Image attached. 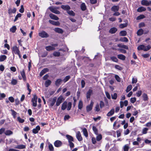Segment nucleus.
Wrapping results in <instances>:
<instances>
[{
    "label": "nucleus",
    "mask_w": 151,
    "mask_h": 151,
    "mask_svg": "<svg viewBox=\"0 0 151 151\" xmlns=\"http://www.w3.org/2000/svg\"><path fill=\"white\" fill-rule=\"evenodd\" d=\"M150 47L149 45L145 46L143 45H140L137 47V49L139 50H143L144 51H146L150 49Z\"/></svg>",
    "instance_id": "obj_1"
},
{
    "label": "nucleus",
    "mask_w": 151,
    "mask_h": 151,
    "mask_svg": "<svg viewBox=\"0 0 151 151\" xmlns=\"http://www.w3.org/2000/svg\"><path fill=\"white\" fill-rule=\"evenodd\" d=\"M37 96L36 95H33V97L32 99V102L33 106L36 107L37 106Z\"/></svg>",
    "instance_id": "obj_2"
},
{
    "label": "nucleus",
    "mask_w": 151,
    "mask_h": 151,
    "mask_svg": "<svg viewBox=\"0 0 151 151\" xmlns=\"http://www.w3.org/2000/svg\"><path fill=\"white\" fill-rule=\"evenodd\" d=\"M39 35L42 38H47L49 37V35L45 31H42L39 33Z\"/></svg>",
    "instance_id": "obj_3"
},
{
    "label": "nucleus",
    "mask_w": 151,
    "mask_h": 151,
    "mask_svg": "<svg viewBox=\"0 0 151 151\" xmlns=\"http://www.w3.org/2000/svg\"><path fill=\"white\" fill-rule=\"evenodd\" d=\"M12 52L13 53H14L16 54H19V53H20V51L18 48L16 46L13 47Z\"/></svg>",
    "instance_id": "obj_4"
},
{
    "label": "nucleus",
    "mask_w": 151,
    "mask_h": 151,
    "mask_svg": "<svg viewBox=\"0 0 151 151\" xmlns=\"http://www.w3.org/2000/svg\"><path fill=\"white\" fill-rule=\"evenodd\" d=\"M63 100V97L62 96H60L57 100L56 104V105L57 106H59Z\"/></svg>",
    "instance_id": "obj_5"
},
{
    "label": "nucleus",
    "mask_w": 151,
    "mask_h": 151,
    "mask_svg": "<svg viewBox=\"0 0 151 151\" xmlns=\"http://www.w3.org/2000/svg\"><path fill=\"white\" fill-rule=\"evenodd\" d=\"M94 103L93 101H91L90 104L89 105L87 106H86V110L88 112L91 111L93 108Z\"/></svg>",
    "instance_id": "obj_6"
},
{
    "label": "nucleus",
    "mask_w": 151,
    "mask_h": 151,
    "mask_svg": "<svg viewBox=\"0 0 151 151\" xmlns=\"http://www.w3.org/2000/svg\"><path fill=\"white\" fill-rule=\"evenodd\" d=\"M76 137L77 139L79 141H81L83 139L80 132L79 131H78L77 132L76 135Z\"/></svg>",
    "instance_id": "obj_7"
},
{
    "label": "nucleus",
    "mask_w": 151,
    "mask_h": 151,
    "mask_svg": "<svg viewBox=\"0 0 151 151\" xmlns=\"http://www.w3.org/2000/svg\"><path fill=\"white\" fill-rule=\"evenodd\" d=\"M49 9L51 12L55 14H59L60 13V12L59 11L56 10L54 7H50L49 8Z\"/></svg>",
    "instance_id": "obj_8"
},
{
    "label": "nucleus",
    "mask_w": 151,
    "mask_h": 151,
    "mask_svg": "<svg viewBox=\"0 0 151 151\" xmlns=\"http://www.w3.org/2000/svg\"><path fill=\"white\" fill-rule=\"evenodd\" d=\"M93 91L91 89H89L86 93V98L87 100H89L90 96L92 94Z\"/></svg>",
    "instance_id": "obj_9"
},
{
    "label": "nucleus",
    "mask_w": 151,
    "mask_h": 151,
    "mask_svg": "<svg viewBox=\"0 0 151 151\" xmlns=\"http://www.w3.org/2000/svg\"><path fill=\"white\" fill-rule=\"evenodd\" d=\"M40 129V126H37L35 128H34L32 130V132L35 134H36L39 131Z\"/></svg>",
    "instance_id": "obj_10"
},
{
    "label": "nucleus",
    "mask_w": 151,
    "mask_h": 151,
    "mask_svg": "<svg viewBox=\"0 0 151 151\" xmlns=\"http://www.w3.org/2000/svg\"><path fill=\"white\" fill-rule=\"evenodd\" d=\"M55 146L56 147H59L62 145V142L60 140L56 141L54 143Z\"/></svg>",
    "instance_id": "obj_11"
},
{
    "label": "nucleus",
    "mask_w": 151,
    "mask_h": 151,
    "mask_svg": "<svg viewBox=\"0 0 151 151\" xmlns=\"http://www.w3.org/2000/svg\"><path fill=\"white\" fill-rule=\"evenodd\" d=\"M49 22L50 24L52 25L55 26H59L60 25V23L58 21H55L52 20H49Z\"/></svg>",
    "instance_id": "obj_12"
},
{
    "label": "nucleus",
    "mask_w": 151,
    "mask_h": 151,
    "mask_svg": "<svg viewBox=\"0 0 151 151\" xmlns=\"http://www.w3.org/2000/svg\"><path fill=\"white\" fill-rule=\"evenodd\" d=\"M150 1H148L147 0H142L141 1V3L142 5L145 6H149L150 5Z\"/></svg>",
    "instance_id": "obj_13"
},
{
    "label": "nucleus",
    "mask_w": 151,
    "mask_h": 151,
    "mask_svg": "<svg viewBox=\"0 0 151 151\" xmlns=\"http://www.w3.org/2000/svg\"><path fill=\"white\" fill-rule=\"evenodd\" d=\"M49 16L51 19L55 20H57L59 19V18L56 15L52 14H50L49 15Z\"/></svg>",
    "instance_id": "obj_14"
},
{
    "label": "nucleus",
    "mask_w": 151,
    "mask_h": 151,
    "mask_svg": "<svg viewBox=\"0 0 151 151\" xmlns=\"http://www.w3.org/2000/svg\"><path fill=\"white\" fill-rule=\"evenodd\" d=\"M119 9V7L118 6H114L111 8L112 11L114 12H117Z\"/></svg>",
    "instance_id": "obj_15"
},
{
    "label": "nucleus",
    "mask_w": 151,
    "mask_h": 151,
    "mask_svg": "<svg viewBox=\"0 0 151 151\" xmlns=\"http://www.w3.org/2000/svg\"><path fill=\"white\" fill-rule=\"evenodd\" d=\"M54 30L56 32L62 34L63 32V30L59 28H55Z\"/></svg>",
    "instance_id": "obj_16"
},
{
    "label": "nucleus",
    "mask_w": 151,
    "mask_h": 151,
    "mask_svg": "<svg viewBox=\"0 0 151 151\" xmlns=\"http://www.w3.org/2000/svg\"><path fill=\"white\" fill-rule=\"evenodd\" d=\"M56 100V97H55L53 98L50 102V106L51 107L55 103Z\"/></svg>",
    "instance_id": "obj_17"
},
{
    "label": "nucleus",
    "mask_w": 151,
    "mask_h": 151,
    "mask_svg": "<svg viewBox=\"0 0 151 151\" xmlns=\"http://www.w3.org/2000/svg\"><path fill=\"white\" fill-rule=\"evenodd\" d=\"M66 137L68 140V142H73V138L72 136L67 134L66 135Z\"/></svg>",
    "instance_id": "obj_18"
},
{
    "label": "nucleus",
    "mask_w": 151,
    "mask_h": 151,
    "mask_svg": "<svg viewBox=\"0 0 151 151\" xmlns=\"http://www.w3.org/2000/svg\"><path fill=\"white\" fill-rule=\"evenodd\" d=\"M61 8L65 10H66L67 11L69 10L70 9V6L68 5H62L61 6Z\"/></svg>",
    "instance_id": "obj_19"
},
{
    "label": "nucleus",
    "mask_w": 151,
    "mask_h": 151,
    "mask_svg": "<svg viewBox=\"0 0 151 151\" xmlns=\"http://www.w3.org/2000/svg\"><path fill=\"white\" fill-rule=\"evenodd\" d=\"M16 12V8H14L13 9L10 8L8 10V13L9 14H11L12 13H14Z\"/></svg>",
    "instance_id": "obj_20"
},
{
    "label": "nucleus",
    "mask_w": 151,
    "mask_h": 151,
    "mask_svg": "<svg viewBox=\"0 0 151 151\" xmlns=\"http://www.w3.org/2000/svg\"><path fill=\"white\" fill-rule=\"evenodd\" d=\"M48 70L47 68H45L42 70L40 72V76H42L46 72L48 71Z\"/></svg>",
    "instance_id": "obj_21"
},
{
    "label": "nucleus",
    "mask_w": 151,
    "mask_h": 151,
    "mask_svg": "<svg viewBox=\"0 0 151 151\" xmlns=\"http://www.w3.org/2000/svg\"><path fill=\"white\" fill-rule=\"evenodd\" d=\"M114 109H112L107 114V116H111L114 113Z\"/></svg>",
    "instance_id": "obj_22"
},
{
    "label": "nucleus",
    "mask_w": 151,
    "mask_h": 151,
    "mask_svg": "<svg viewBox=\"0 0 151 151\" xmlns=\"http://www.w3.org/2000/svg\"><path fill=\"white\" fill-rule=\"evenodd\" d=\"M45 49L47 51H48L53 50H55V48L54 47H53L51 46H48L46 47H45Z\"/></svg>",
    "instance_id": "obj_23"
},
{
    "label": "nucleus",
    "mask_w": 151,
    "mask_h": 151,
    "mask_svg": "<svg viewBox=\"0 0 151 151\" xmlns=\"http://www.w3.org/2000/svg\"><path fill=\"white\" fill-rule=\"evenodd\" d=\"M82 132L85 136L86 137H88V133L86 129L85 128L83 129Z\"/></svg>",
    "instance_id": "obj_24"
},
{
    "label": "nucleus",
    "mask_w": 151,
    "mask_h": 151,
    "mask_svg": "<svg viewBox=\"0 0 151 151\" xmlns=\"http://www.w3.org/2000/svg\"><path fill=\"white\" fill-rule=\"evenodd\" d=\"M15 148L19 149H22L25 148V146L23 145H19L16 146Z\"/></svg>",
    "instance_id": "obj_25"
},
{
    "label": "nucleus",
    "mask_w": 151,
    "mask_h": 151,
    "mask_svg": "<svg viewBox=\"0 0 151 151\" xmlns=\"http://www.w3.org/2000/svg\"><path fill=\"white\" fill-rule=\"evenodd\" d=\"M67 106V102H64L62 104L61 106V109L64 110L66 108Z\"/></svg>",
    "instance_id": "obj_26"
},
{
    "label": "nucleus",
    "mask_w": 151,
    "mask_h": 151,
    "mask_svg": "<svg viewBox=\"0 0 151 151\" xmlns=\"http://www.w3.org/2000/svg\"><path fill=\"white\" fill-rule=\"evenodd\" d=\"M117 30V29L115 27H113L111 28L109 31V32L111 34L114 33Z\"/></svg>",
    "instance_id": "obj_27"
},
{
    "label": "nucleus",
    "mask_w": 151,
    "mask_h": 151,
    "mask_svg": "<svg viewBox=\"0 0 151 151\" xmlns=\"http://www.w3.org/2000/svg\"><path fill=\"white\" fill-rule=\"evenodd\" d=\"M21 76L23 78V80L24 81H25L26 80V77L25 75V73L24 72V70H23L21 72Z\"/></svg>",
    "instance_id": "obj_28"
},
{
    "label": "nucleus",
    "mask_w": 151,
    "mask_h": 151,
    "mask_svg": "<svg viewBox=\"0 0 151 151\" xmlns=\"http://www.w3.org/2000/svg\"><path fill=\"white\" fill-rule=\"evenodd\" d=\"M6 58V56L4 55H0V61L3 62L4 61Z\"/></svg>",
    "instance_id": "obj_29"
},
{
    "label": "nucleus",
    "mask_w": 151,
    "mask_h": 151,
    "mask_svg": "<svg viewBox=\"0 0 151 151\" xmlns=\"http://www.w3.org/2000/svg\"><path fill=\"white\" fill-rule=\"evenodd\" d=\"M146 10V8L143 7H140L138 8L137 9V11L138 12H141L144 11Z\"/></svg>",
    "instance_id": "obj_30"
},
{
    "label": "nucleus",
    "mask_w": 151,
    "mask_h": 151,
    "mask_svg": "<svg viewBox=\"0 0 151 151\" xmlns=\"http://www.w3.org/2000/svg\"><path fill=\"white\" fill-rule=\"evenodd\" d=\"M117 57L118 58L122 60H124L126 58L125 56L122 54L118 55Z\"/></svg>",
    "instance_id": "obj_31"
},
{
    "label": "nucleus",
    "mask_w": 151,
    "mask_h": 151,
    "mask_svg": "<svg viewBox=\"0 0 151 151\" xmlns=\"http://www.w3.org/2000/svg\"><path fill=\"white\" fill-rule=\"evenodd\" d=\"M4 133L6 135L9 136L12 134L13 133L12 131L10 130H7Z\"/></svg>",
    "instance_id": "obj_32"
},
{
    "label": "nucleus",
    "mask_w": 151,
    "mask_h": 151,
    "mask_svg": "<svg viewBox=\"0 0 151 151\" xmlns=\"http://www.w3.org/2000/svg\"><path fill=\"white\" fill-rule=\"evenodd\" d=\"M51 81L49 80L46 81L45 83V87H48L51 84Z\"/></svg>",
    "instance_id": "obj_33"
},
{
    "label": "nucleus",
    "mask_w": 151,
    "mask_h": 151,
    "mask_svg": "<svg viewBox=\"0 0 151 151\" xmlns=\"http://www.w3.org/2000/svg\"><path fill=\"white\" fill-rule=\"evenodd\" d=\"M81 7L82 11H85L86 9V6L84 3H82L81 5Z\"/></svg>",
    "instance_id": "obj_34"
},
{
    "label": "nucleus",
    "mask_w": 151,
    "mask_h": 151,
    "mask_svg": "<svg viewBox=\"0 0 151 151\" xmlns=\"http://www.w3.org/2000/svg\"><path fill=\"white\" fill-rule=\"evenodd\" d=\"M48 144V147L50 150V151H53L54 150V149L52 145L50 143H49Z\"/></svg>",
    "instance_id": "obj_35"
},
{
    "label": "nucleus",
    "mask_w": 151,
    "mask_h": 151,
    "mask_svg": "<svg viewBox=\"0 0 151 151\" xmlns=\"http://www.w3.org/2000/svg\"><path fill=\"white\" fill-rule=\"evenodd\" d=\"M143 30L141 29H140L139 30H138L137 32V34L138 35L140 36L143 34Z\"/></svg>",
    "instance_id": "obj_36"
},
{
    "label": "nucleus",
    "mask_w": 151,
    "mask_h": 151,
    "mask_svg": "<svg viewBox=\"0 0 151 151\" xmlns=\"http://www.w3.org/2000/svg\"><path fill=\"white\" fill-rule=\"evenodd\" d=\"M129 148V146L127 144L125 145L123 147L124 151H128Z\"/></svg>",
    "instance_id": "obj_37"
},
{
    "label": "nucleus",
    "mask_w": 151,
    "mask_h": 151,
    "mask_svg": "<svg viewBox=\"0 0 151 151\" xmlns=\"http://www.w3.org/2000/svg\"><path fill=\"white\" fill-rule=\"evenodd\" d=\"M16 29V27L15 26H13L12 28H10V30L12 33H14L15 32Z\"/></svg>",
    "instance_id": "obj_38"
},
{
    "label": "nucleus",
    "mask_w": 151,
    "mask_h": 151,
    "mask_svg": "<svg viewBox=\"0 0 151 151\" xmlns=\"http://www.w3.org/2000/svg\"><path fill=\"white\" fill-rule=\"evenodd\" d=\"M83 106V102L81 101H80L78 105V108L79 109H81Z\"/></svg>",
    "instance_id": "obj_39"
},
{
    "label": "nucleus",
    "mask_w": 151,
    "mask_h": 151,
    "mask_svg": "<svg viewBox=\"0 0 151 151\" xmlns=\"http://www.w3.org/2000/svg\"><path fill=\"white\" fill-rule=\"evenodd\" d=\"M11 111L12 112V114L13 116V118H15L16 117V115L17 113L14 110L12 109H11Z\"/></svg>",
    "instance_id": "obj_40"
},
{
    "label": "nucleus",
    "mask_w": 151,
    "mask_h": 151,
    "mask_svg": "<svg viewBox=\"0 0 151 151\" xmlns=\"http://www.w3.org/2000/svg\"><path fill=\"white\" fill-rule=\"evenodd\" d=\"M62 81V80L60 79H57L55 82V84L57 86H59L60 84Z\"/></svg>",
    "instance_id": "obj_41"
},
{
    "label": "nucleus",
    "mask_w": 151,
    "mask_h": 151,
    "mask_svg": "<svg viewBox=\"0 0 151 151\" xmlns=\"http://www.w3.org/2000/svg\"><path fill=\"white\" fill-rule=\"evenodd\" d=\"M127 32L125 30H123L120 31V35L122 36H125L127 35Z\"/></svg>",
    "instance_id": "obj_42"
},
{
    "label": "nucleus",
    "mask_w": 151,
    "mask_h": 151,
    "mask_svg": "<svg viewBox=\"0 0 151 151\" xmlns=\"http://www.w3.org/2000/svg\"><path fill=\"white\" fill-rule=\"evenodd\" d=\"M142 97L143 99V100L144 101H146L148 99V96L147 94L146 93H143Z\"/></svg>",
    "instance_id": "obj_43"
},
{
    "label": "nucleus",
    "mask_w": 151,
    "mask_h": 151,
    "mask_svg": "<svg viewBox=\"0 0 151 151\" xmlns=\"http://www.w3.org/2000/svg\"><path fill=\"white\" fill-rule=\"evenodd\" d=\"M22 16V14L19 13L16 16L15 19L14 20V22H15L20 17Z\"/></svg>",
    "instance_id": "obj_44"
},
{
    "label": "nucleus",
    "mask_w": 151,
    "mask_h": 151,
    "mask_svg": "<svg viewBox=\"0 0 151 151\" xmlns=\"http://www.w3.org/2000/svg\"><path fill=\"white\" fill-rule=\"evenodd\" d=\"M72 104L71 102H69L68 104H67V109L68 110H70Z\"/></svg>",
    "instance_id": "obj_45"
},
{
    "label": "nucleus",
    "mask_w": 151,
    "mask_h": 151,
    "mask_svg": "<svg viewBox=\"0 0 151 151\" xmlns=\"http://www.w3.org/2000/svg\"><path fill=\"white\" fill-rule=\"evenodd\" d=\"M70 78V76H66L65 78L63 80V81L64 83H65Z\"/></svg>",
    "instance_id": "obj_46"
},
{
    "label": "nucleus",
    "mask_w": 151,
    "mask_h": 151,
    "mask_svg": "<svg viewBox=\"0 0 151 151\" xmlns=\"http://www.w3.org/2000/svg\"><path fill=\"white\" fill-rule=\"evenodd\" d=\"M17 120L19 123H23L24 122V119H22L19 116L17 117Z\"/></svg>",
    "instance_id": "obj_47"
},
{
    "label": "nucleus",
    "mask_w": 151,
    "mask_h": 151,
    "mask_svg": "<svg viewBox=\"0 0 151 151\" xmlns=\"http://www.w3.org/2000/svg\"><path fill=\"white\" fill-rule=\"evenodd\" d=\"M132 88V86L131 85H129L127 87L126 90V91L127 93L129 92Z\"/></svg>",
    "instance_id": "obj_48"
},
{
    "label": "nucleus",
    "mask_w": 151,
    "mask_h": 151,
    "mask_svg": "<svg viewBox=\"0 0 151 151\" xmlns=\"http://www.w3.org/2000/svg\"><path fill=\"white\" fill-rule=\"evenodd\" d=\"M11 83L12 85H15L17 83V81L16 79H13L12 80Z\"/></svg>",
    "instance_id": "obj_49"
},
{
    "label": "nucleus",
    "mask_w": 151,
    "mask_h": 151,
    "mask_svg": "<svg viewBox=\"0 0 151 151\" xmlns=\"http://www.w3.org/2000/svg\"><path fill=\"white\" fill-rule=\"evenodd\" d=\"M92 129L94 132L97 135L98 133V130L96 128L95 126H93L92 127Z\"/></svg>",
    "instance_id": "obj_50"
},
{
    "label": "nucleus",
    "mask_w": 151,
    "mask_h": 151,
    "mask_svg": "<svg viewBox=\"0 0 151 151\" xmlns=\"http://www.w3.org/2000/svg\"><path fill=\"white\" fill-rule=\"evenodd\" d=\"M111 60H112V61L115 62H117L118 61V60L117 58L115 57H111Z\"/></svg>",
    "instance_id": "obj_51"
},
{
    "label": "nucleus",
    "mask_w": 151,
    "mask_h": 151,
    "mask_svg": "<svg viewBox=\"0 0 151 151\" xmlns=\"http://www.w3.org/2000/svg\"><path fill=\"white\" fill-rule=\"evenodd\" d=\"M67 13L70 15L72 16H74L75 14L73 11H69V10L67 11Z\"/></svg>",
    "instance_id": "obj_52"
},
{
    "label": "nucleus",
    "mask_w": 151,
    "mask_h": 151,
    "mask_svg": "<svg viewBox=\"0 0 151 151\" xmlns=\"http://www.w3.org/2000/svg\"><path fill=\"white\" fill-rule=\"evenodd\" d=\"M148 130V129L147 128H144L142 131V133L143 134H146L147 133V131Z\"/></svg>",
    "instance_id": "obj_53"
},
{
    "label": "nucleus",
    "mask_w": 151,
    "mask_h": 151,
    "mask_svg": "<svg viewBox=\"0 0 151 151\" xmlns=\"http://www.w3.org/2000/svg\"><path fill=\"white\" fill-rule=\"evenodd\" d=\"M127 25L126 23L122 24L119 25V26L120 28H122L126 27Z\"/></svg>",
    "instance_id": "obj_54"
},
{
    "label": "nucleus",
    "mask_w": 151,
    "mask_h": 151,
    "mask_svg": "<svg viewBox=\"0 0 151 151\" xmlns=\"http://www.w3.org/2000/svg\"><path fill=\"white\" fill-rule=\"evenodd\" d=\"M53 55L55 56H59L60 55V53L59 52H54Z\"/></svg>",
    "instance_id": "obj_55"
},
{
    "label": "nucleus",
    "mask_w": 151,
    "mask_h": 151,
    "mask_svg": "<svg viewBox=\"0 0 151 151\" xmlns=\"http://www.w3.org/2000/svg\"><path fill=\"white\" fill-rule=\"evenodd\" d=\"M120 40L122 42H127L128 41V39L125 37L122 38L120 39Z\"/></svg>",
    "instance_id": "obj_56"
},
{
    "label": "nucleus",
    "mask_w": 151,
    "mask_h": 151,
    "mask_svg": "<svg viewBox=\"0 0 151 151\" xmlns=\"http://www.w3.org/2000/svg\"><path fill=\"white\" fill-rule=\"evenodd\" d=\"M112 98L114 99H116L117 97V94L116 93H114L113 95H111Z\"/></svg>",
    "instance_id": "obj_57"
},
{
    "label": "nucleus",
    "mask_w": 151,
    "mask_h": 151,
    "mask_svg": "<svg viewBox=\"0 0 151 151\" xmlns=\"http://www.w3.org/2000/svg\"><path fill=\"white\" fill-rule=\"evenodd\" d=\"M145 17V16L143 15H141L138 16L137 18V20H139L142 19Z\"/></svg>",
    "instance_id": "obj_58"
},
{
    "label": "nucleus",
    "mask_w": 151,
    "mask_h": 151,
    "mask_svg": "<svg viewBox=\"0 0 151 151\" xmlns=\"http://www.w3.org/2000/svg\"><path fill=\"white\" fill-rule=\"evenodd\" d=\"M115 78L118 82H120L121 81V79L119 76L118 75H115Z\"/></svg>",
    "instance_id": "obj_59"
},
{
    "label": "nucleus",
    "mask_w": 151,
    "mask_h": 151,
    "mask_svg": "<svg viewBox=\"0 0 151 151\" xmlns=\"http://www.w3.org/2000/svg\"><path fill=\"white\" fill-rule=\"evenodd\" d=\"M95 110L97 111H99L100 110V108L99 107V106L98 104H96V106L95 107Z\"/></svg>",
    "instance_id": "obj_60"
},
{
    "label": "nucleus",
    "mask_w": 151,
    "mask_h": 151,
    "mask_svg": "<svg viewBox=\"0 0 151 151\" xmlns=\"http://www.w3.org/2000/svg\"><path fill=\"white\" fill-rule=\"evenodd\" d=\"M102 136L101 134H99L96 137V140L98 141H99L102 139Z\"/></svg>",
    "instance_id": "obj_61"
},
{
    "label": "nucleus",
    "mask_w": 151,
    "mask_h": 151,
    "mask_svg": "<svg viewBox=\"0 0 151 151\" xmlns=\"http://www.w3.org/2000/svg\"><path fill=\"white\" fill-rule=\"evenodd\" d=\"M6 97V95L4 93L0 94V100H1L2 98H4Z\"/></svg>",
    "instance_id": "obj_62"
},
{
    "label": "nucleus",
    "mask_w": 151,
    "mask_h": 151,
    "mask_svg": "<svg viewBox=\"0 0 151 151\" xmlns=\"http://www.w3.org/2000/svg\"><path fill=\"white\" fill-rule=\"evenodd\" d=\"M136 101V98L135 97L132 98L130 99V101L132 103H134Z\"/></svg>",
    "instance_id": "obj_63"
},
{
    "label": "nucleus",
    "mask_w": 151,
    "mask_h": 151,
    "mask_svg": "<svg viewBox=\"0 0 151 151\" xmlns=\"http://www.w3.org/2000/svg\"><path fill=\"white\" fill-rule=\"evenodd\" d=\"M105 94H106V95L107 97L109 99H111V96H110V95L108 92H107V91L105 92Z\"/></svg>",
    "instance_id": "obj_64"
}]
</instances>
